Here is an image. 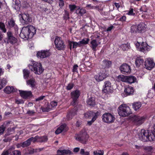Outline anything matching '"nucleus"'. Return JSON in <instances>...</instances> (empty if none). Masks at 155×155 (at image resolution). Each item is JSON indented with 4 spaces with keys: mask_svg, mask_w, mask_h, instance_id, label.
Segmentation results:
<instances>
[{
    "mask_svg": "<svg viewBox=\"0 0 155 155\" xmlns=\"http://www.w3.org/2000/svg\"><path fill=\"white\" fill-rule=\"evenodd\" d=\"M153 127L154 130L152 132L148 130L142 129L138 134L139 138L143 142L155 140V125Z\"/></svg>",
    "mask_w": 155,
    "mask_h": 155,
    "instance_id": "1",
    "label": "nucleus"
},
{
    "mask_svg": "<svg viewBox=\"0 0 155 155\" xmlns=\"http://www.w3.org/2000/svg\"><path fill=\"white\" fill-rule=\"evenodd\" d=\"M36 32V29L34 26L30 25H28L22 28L20 36L23 39L31 38L35 34Z\"/></svg>",
    "mask_w": 155,
    "mask_h": 155,
    "instance_id": "2",
    "label": "nucleus"
},
{
    "mask_svg": "<svg viewBox=\"0 0 155 155\" xmlns=\"http://www.w3.org/2000/svg\"><path fill=\"white\" fill-rule=\"evenodd\" d=\"M28 67L31 71L38 75L42 73L44 71L41 64L35 61H32L31 64L28 65Z\"/></svg>",
    "mask_w": 155,
    "mask_h": 155,
    "instance_id": "3",
    "label": "nucleus"
},
{
    "mask_svg": "<svg viewBox=\"0 0 155 155\" xmlns=\"http://www.w3.org/2000/svg\"><path fill=\"white\" fill-rule=\"evenodd\" d=\"M118 111L119 115L123 117L127 116L132 113L129 107L125 104L120 105L118 107Z\"/></svg>",
    "mask_w": 155,
    "mask_h": 155,
    "instance_id": "4",
    "label": "nucleus"
},
{
    "mask_svg": "<svg viewBox=\"0 0 155 155\" xmlns=\"http://www.w3.org/2000/svg\"><path fill=\"white\" fill-rule=\"evenodd\" d=\"M102 121L105 123L110 124L114 122L115 118L111 114L105 113L101 117Z\"/></svg>",
    "mask_w": 155,
    "mask_h": 155,
    "instance_id": "5",
    "label": "nucleus"
},
{
    "mask_svg": "<svg viewBox=\"0 0 155 155\" xmlns=\"http://www.w3.org/2000/svg\"><path fill=\"white\" fill-rule=\"evenodd\" d=\"M54 44L55 48L58 50H64L65 48L64 41L60 37H56L55 39Z\"/></svg>",
    "mask_w": 155,
    "mask_h": 155,
    "instance_id": "6",
    "label": "nucleus"
},
{
    "mask_svg": "<svg viewBox=\"0 0 155 155\" xmlns=\"http://www.w3.org/2000/svg\"><path fill=\"white\" fill-rule=\"evenodd\" d=\"M74 137L76 140L82 143H85L88 136L85 132H81L79 134L76 135Z\"/></svg>",
    "mask_w": 155,
    "mask_h": 155,
    "instance_id": "7",
    "label": "nucleus"
},
{
    "mask_svg": "<svg viewBox=\"0 0 155 155\" xmlns=\"http://www.w3.org/2000/svg\"><path fill=\"white\" fill-rule=\"evenodd\" d=\"M146 119L145 117L135 115L132 117V120L134 124L140 125L144 122Z\"/></svg>",
    "mask_w": 155,
    "mask_h": 155,
    "instance_id": "8",
    "label": "nucleus"
},
{
    "mask_svg": "<svg viewBox=\"0 0 155 155\" xmlns=\"http://www.w3.org/2000/svg\"><path fill=\"white\" fill-rule=\"evenodd\" d=\"M80 94V91L78 90L73 91L71 93L73 101L71 103L72 105L74 106L77 104V99Z\"/></svg>",
    "mask_w": 155,
    "mask_h": 155,
    "instance_id": "9",
    "label": "nucleus"
},
{
    "mask_svg": "<svg viewBox=\"0 0 155 155\" xmlns=\"http://www.w3.org/2000/svg\"><path fill=\"white\" fill-rule=\"evenodd\" d=\"M21 19L20 21L23 25H27L30 23L32 21V19L28 14H22L20 15Z\"/></svg>",
    "mask_w": 155,
    "mask_h": 155,
    "instance_id": "10",
    "label": "nucleus"
},
{
    "mask_svg": "<svg viewBox=\"0 0 155 155\" xmlns=\"http://www.w3.org/2000/svg\"><path fill=\"white\" fill-rule=\"evenodd\" d=\"M104 70L101 69L99 73L94 76V78L97 81H101L106 78L107 76Z\"/></svg>",
    "mask_w": 155,
    "mask_h": 155,
    "instance_id": "11",
    "label": "nucleus"
},
{
    "mask_svg": "<svg viewBox=\"0 0 155 155\" xmlns=\"http://www.w3.org/2000/svg\"><path fill=\"white\" fill-rule=\"evenodd\" d=\"M7 35L8 43L13 44L17 42L16 38L13 36L11 31H8L7 33Z\"/></svg>",
    "mask_w": 155,
    "mask_h": 155,
    "instance_id": "12",
    "label": "nucleus"
},
{
    "mask_svg": "<svg viewBox=\"0 0 155 155\" xmlns=\"http://www.w3.org/2000/svg\"><path fill=\"white\" fill-rule=\"evenodd\" d=\"M120 71L123 74L130 72L131 71L130 66L126 63L123 64L119 68Z\"/></svg>",
    "mask_w": 155,
    "mask_h": 155,
    "instance_id": "13",
    "label": "nucleus"
},
{
    "mask_svg": "<svg viewBox=\"0 0 155 155\" xmlns=\"http://www.w3.org/2000/svg\"><path fill=\"white\" fill-rule=\"evenodd\" d=\"M145 68L148 70H151L154 66L155 64L153 60L148 58L146 60L144 64Z\"/></svg>",
    "mask_w": 155,
    "mask_h": 155,
    "instance_id": "14",
    "label": "nucleus"
},
{
    "mask_svg": "<svg viewBox=\"0 0 155 155\" xmlns=\"http://www.w3.org/2000/svg\"><path fill=\"white\" fill-rule=\"evenodd\" d=\"M104 84L103 91L105 93L111 92L112 90L111 83L109 81H106L104 82Z\"/></svg>",
    "mask_w": 155,
    "mask_h": 155,
    "instance_id": "15",
    "label": "nucleus"
},
{
    "mask_svg": "<svg viewBox=\"0 0 155 155\" xmlns=\"http://www.w3.org/2000/svg\"><path fill=\"white\" fill-rule=\"evenodd\" d=\"M19 91L20 96L24 99H28L32 96V93L31 91H23L19 90Z\"/></svg>",
    "mask_w": 155,
    "mask_h": 155,
    "instance_id": "16",
    "label": "nucleus"
},
{
    "mask_svg": "<svg viewBox=\"0 0 155 155\" xmlns=\"http://www.w3.org/2000/svg\"><path fill=\"white\" fill-rule=\"evenodd\" d=\"M139 48V50L143 52H146L147 51L149 50L151 47L148 45L146 42H143Z\"/></svg>",
    "mask_w": 155,
    "mask_h": 155,
    "instance_id": "17",
    "label": "nucleus"
},
{
    "mask_svg": "<svg viewBox=\"0 0 155 155\" xmlns=\"http://www.w3.org/2000/svg\"><path fill=\"white\" fill-rule=\"evenodd\" d=\"M50 54L48 51H38L37 54V56L38 58H43L49 56Z\"/></svg>",
    "mask_w": 155,
    "mask_h": 155,
    "instance_id": "18",
    "label": "nucleus"
},
{
    "mask_svg": "<svg viewBox=\"0 0 155 155\" xmlns=\"http://www.w3.org/2000/svg\"><path fill=\"white\" fill-rule=\"evenodd\" d=\"M67 129L66 124H63L60 126L56 130L55 133L56 134H58L62 132H65L67 131Z\"/></svg>",
    "mask_w": 155,
    "mask_h": 155,
    "instance_id": "19",
    "label": "nucleus"
},
{
    "mask_svg": "<svg viewBox=\"0 0 155 155\" xmlns=\"http://www.w3.org/2000/svg\"><path fill=\"white\" fill-rule=\"evenodd\" d=\"M124 92L125 94L127 96L133 94L134 90L132 87L129 86L125 88Z\"/></svg>",
    "mask_w": 155,
    "mask_h": 155,
    "instance_id": "20",
    "label": "nucleus"
},
{
    "mask_svg": "<svg viewBox=\"0 0 155 155\" xmlns=\"http://www.w3.org/2000/svg\"><path fill=\"white\" fill-rule=\"evenodd\" d=\"M17 89L13 87L7 86L4 89V91L6 94H10L12 92L17 91Z\"/></svg>",
    "mask_w": 155,
    "mask_h": 155,
    "instance_id": "21",
    "label": "nucleus"
},
{
    "mask_svg": "<svg viewBox=\"0 0 155 155\" xmlns=\"http://www.w3.org/2000/svg\"><path fill=\"white\" fill-rule=\"evenodd\" d=\"M26 83L28 85H29L32 88H34L36 84L35 80L33 78H31L27 81Z\"/></svg>",
    "mask_w": 155,
    "mask_h": 155,
    "instance_id": "22",
    "label": "nucleus"
},
{
    "mask_svg": "<svg viewBox=\"0 0 155 155\" xmlns=\"http://www.w3.org/2000/svg\"><path fill=\"white\" fill-rule=\"evenodd\" d=\"M102 66L104 68H108L111 65V62L107 60H104L102 62Z\"/></svg>",
    "mask_w": 155,
    "mask_h": 155,
    "instance_id": "23",
    "label": "nucleus"
},
{
    "mask_svg": "<svg viewBox=\"0 0 155 155\" xmlns=\"http://www.w3.org/2000/svg\"><path fill=\"white\" fill-rule=\"evenodd\" d=\"M8 26L9 28H11L14 27L15 29H18V28L15 24V21L13 18H11L8 22Z\"/></svg>",
    "mask_w": 155,
    "mask_h": 155,
    "instance_id": "24",
    "label": "nucleus"
},
{
    "mask_svg": "<svg viewBox=\"0 0 155 155\" xmlns=\"http://www.w3.org/2000/svg\"><path fill=\"white\" fill-rule=\"evenodd\" d=\"M58 155H63L64 154H70L71 153V151L68 150H58L57 151Z\"/></svg>",
    "mask_w": 155,
    "mask_h": 155,
    "instance_id": "25",
    "label": "nucleus"
},
{
    "mask_svg": "<svg viewBox=\"0 0 155 155\" xmlns=\"http://www.w3.org/2000/svg\"><path fill=\"white\" fill-rule=\"evenodd\" d=\"M136 79V78L133 76H127L126 82L128 83L131 84L134 83Z\"/></svg>",
    "mask_w": 155,
    "mask_h": 155,
    "instance_id": "26",
    "label": "nucleus"
},
{
    "mask_svg": "<svg viewBox=\"0 0 155 155\" xmlns=\"http://www.w3.org/2000/svg\"><path fill=\"white\" fill-rule=\"evenodd\" d=\"M87 104L91 106H94L95 104V99L94 97H91L87 101Z\"/></svg>",
    "mask_w": 155,
    "mask_h": 155,
    "instance_id": "27",
    "label": "nucleus"
},
{
    "mask_svg": "<svg viewBox=\"0 0 155 155\" xmlns=\"http://www.w3.org/2000/svg\"><path fill=\"white\" fill-rule=\"evenodd\" d=\"M144 61L141 58H137L135 61V64L136 66L139 67L143 64Z\"/></svg>",
    "mask_w": 155,
    "mask_h": 155,
    "instance_id": "28",
    "label": "nucleus"
},
{
    "mask_svg": "<svg viewBox=\"0 0 155 155\" xmlns=\"http://www.w3.org/2000/svg\"><path fill=\"white\" fill-rule=\"evenodd\" d=\"M133 108L136 111L141 106V104L140 102H137L133 103Z\"/></svg>",
    "mask_w": 155,
    "mask_h": 155,
    "instance_id": "29",
    "label": "nucleus"
},
{
    "mask_svg": "<svg viewBox=\"0 0 155 155\" xmlns=\"http://www.w3.org/2000/svg\"><path fill=\"white\" fill-rule=\"evenodd\" d=\"M145 25L144 23H140L137 26V29L138 31L141 32L145 28Z\"/></svg>",
    "mask_w": 155,
    "mask_h": 155,
    "instance_id": "30",
    "label": "nucleus"
},
{
    "mask_svg": "<svg viewBox=\"0 0 155 155\" xmlns=\"http://www.w3.org/2000/svg\"><path fill=\"white\" fill-rule=\"evenodd\" d=\"M76 114V111L73 110L69 113L67 116V118L68 120H70L71 119L72 117L75 115Z\"/></svg>",
    "mask_w": 155,
    "mask_h": 155,
    "instance_id": "31",
    "label": "nucleus"
},
{
    "mask_svg": "<svg viewBox=\"0 0 155 155\" xmlns=\"http://www.w3.org/2000/svg\"><path fill=\"white\" fill-rule=\"evenodd\" d=\"M48 140L47 137L45 136H39L38 139V142L40 143L45 142H46Z\"/></svg>",
    "mask_w": 155,
    "mask_h": 155,
    "instance_id": "32",
    "label": "nucleus"
},
{
    "mask_svg": "<svg viewBox=\"0 0 155 155\" xmlns=\"http://www.w3.org/2000/svg\"><path fill=\"white\" fill-rule=\"evenodd\" d=\"M127 76L123 75H119L117 78V81H121L123 82H126Z\"/></svg>",
    "mask_w": 155,
    "mask_h": 155,
    "instance_id": "33",
    "label": "nucleus"
},
{
    "mask_svg": "<svg viewBox=\"0 0 155 155\" xmlns=\"http://www.w3.org/2000/svg\"><path fill=\"white\" fill-rule=\"evenodd\" d=\"M41 109L43 112H48L52 108L50 105L47 104L46 107H42Z\"/></svg>",
    "mask_w": 155,
    "mask_h": 155,
    "instance_id": "34",
    "label": "nucleus"
},
{
    "mask_svg": "<svg viewBox=\"0 0 155 155\" xmlns=\"http://www.w3.org/2000/svg\"><path fill=\"white\" fill-rule=\"evenodd\" d=\"M0 29L4 33H6L7 30L4 23L0 21Z\"/></svg>",
    "mask_w": 155,
    "mask_h": 155,
    "instance_id": "35",
    "label": "nucleus"
},
{
    "mask_svg": "<svg viewBox=\"0 0 155 155\" xmlns=\"http://www.w3.org/2000/svg\"><path fill=\"white\" fill-rule=\"evenodd\" d=\"M91 44L92 45V48L94 51L96 50V48L97 46V44L95 40H93L92 41Z\"/></svg>",
    "mask_w": 155,
    "mask_h": 155,
    "instance_id": "36",
    "label": "nucleus"
},
{
    "mask_svg": "<svg viewBox=\"0 0 155 155\" xmlns=\"http://www.w3.org/2000/svg\"><path fill=\"white\" fill-rule=\"evenodd\" d=\"M84 117L86 118H91L93 116V112L92 111H90L84 114Z\"/></svg>",
    "mask_w": 155,
    "mask_h": 155,
    "instance_id": "37",
    "label": "nucleus"
},
{
    "mask_svg": "<svg viewBox=\"0 0 155 155\" xmlns=\"http://www.w3.org/2000/svg\"><path fill=\"white\" fill-rule=\"evenodd\" d=\"M24 77L25 79L27 78L29 76L30 72L27 69H24L23 70Z\"/></svg>",
    "mask_w": 155,
    "mask_h": 155,
    "instance_id": "38",
    "label": "nucleus"
},
{
    "mask_svg": "<svg viewBox=\"0 0 155 155\" xmlns=\"http://www.w3.org/2000/svg\"><path fill=\"white\" fill-rule=\"evenodd\" d=\"M39 138L38 136H35V137H31L29 139H28L29 140V141L30 142V143L31 141H32L33 142H38V139Z\"/></svg>",
    "mask_w": 155,
    "mask_h": 155,
    "instance_id": "39",
    "label": "nucleus"
},
{
    "mask_svg": "<svg viewBox=\"0 0 155 155\" xmlns=\"http://www.w3.org/2000/svg\"><path fill=\"white\" fill-rule=\"evenodd\" d=\"M21 143L22 147H27L29 146L31 144V143L29 141V140H28V139L26 141H24L23 143Z\"/></svg>",
    "mask_w": 155,
    "mask_h": 155,
    "instance_id": "40",
    "label": "nucleus"
},
{
    "mask_svg": "<svg viewBox=\"0 0 155 155\" xmlns=\"http://www.w3.org/2000/svg\"><path fill=\"white\" fill-rule=\"evenodd\" d=\"M89 39L88 38H85L82 40L79 41V43L81 46L82 44H86L88 43Z\"/></svg>",
    "mask_w": 155,
    "mask_h": 155,
    "instance_id": "41",
    "label": "nucleus"
},
{
    "mask_svg": "<svg viewBox=\"0 0 155 155\" xmlns=\"http://www.w3.org/2000/svg\"><path fill=\"white\" fill-rule=\"evenodd\" d=\"M130 47V46L129 44H123L121 45V48L124 51L128 50Z\"/></svg>",
    "mask_w": 155,
    "mask_h": 155,
    "instance_id": "42",
    "label": "nucleus"
},
{
    "mask_svg": "<svg viewBox=\"0 0 155 155\" xmlns=\"http://www.w3.org/2000/svg\"><path fill=\"white\" fill-rule=\"evenodd\" d=\"M100 112L99 111H97L95 113H93L94 116L92 118V120L95 121L97 118L98 117L100 114Z\"/></svg>",
    "mask_w": 155,
    "mask_h": 155,
    "instance_id": "43",
    "label": "nucleus"
},
{
    "mask_svg": "<svg viewBox=\"0 0 155 155\" xmlns=\"http://www.w3.org/2000/svg\"><path fill=\"white\" fill-rule=\"evenodd\" d=\"M94 155H103L104 151L103 150H98L94 152Z\"/></svg>",
    "mask_w": 155,
    "mask_h": 155,
    "instance_id": "44",
    "label": "nucleus"
},
{
    "mask_svg": "<svg viewBox=\"0 0 155 155\" xmlns=\"http://www.w3.org/2000/svg\"><path fill=\"white\" fill-rule=\"evenodd\" d=\"M69 8L70 9V11L73 12L77 8V7L75 5H69Z\"/></svg>",
    "mask_w": 155,
    "mask_h": 155,
    "instance_id": "45",
    "label": "nucleus"
},
{
    "mask_svg": "<svg viewBox=\"0 0 155 155\" xmlns=\"http://www.w3.org/2000/svg\"><path fill=\"white\" fill-rule=\"evenodd\" d=\"M12 155H21V152L19 150H13L12 151Z\"/></svg>",
    "mask_w": 155,
    "mask_h": 155,
    "instance_id": "46",
    "label": "nucleus"
},
{
    "mask_svg": "<svg viewBox=\"0 0 155 155\" xmlns=\"http://www.w3.org/2000/svg\"><path fill=\"white\" fill-rule=\"evenodd\" d=\"M0 82L3 87L7 83V81L6 79L5 78H3L0 80Z\"/></svg>",
    "mask_w": 155,
    "mask_h": 155,
    "instance_id": "47",
    "label": "nucleus"
},
{
    "mask_svg": "<svg viewBox=\"0 0 155 155\" xmlns=\"http://www.w3.org/2000/svg\"><path fill=\"white\" fill-rule=\"evenodd\" d=\"M58 103L56 101H53L50 103V105L51 108L55 107L57 105Z\"/></svg>",
    "mask_w": 155,
    "mask_h": 155,
    "instance_id": "48",
    "label": "nucleus"
},
{
    "mask_svg": "<svg viewBox=\"0 0 155 155\" xmlns=\"http://www.w3.org/2000/svg\"><path fill=\"white\" fill-rule=\"evenodd\" d=\"M73 48H76L78 46L79 47H81V45L79 43V42H76L73 41Z\"/></svg>",
    "mask_w": 155,
    "mask_h": 155,
    "instance_id": "49",
    "label": "nucleus"
},
{
    "mask_svg": "<svg viewBox=\"0 0 155 155\" xmlns=\"http://www.w3.org/2000/svg\"><path fill=\"white\" fill-rule=\"evenodd\" d=\"M74 87V84L72 83L69 84L67 87V89L68 90H70L71 89Z\"/></svg>",
    "mask_w": 155,
    "mask_h": 155,
    "instance_id": "50",
    "label": "nucleus"
},
{
    "mask_svg": "<svg viewBox=\"0 0 155 155\" xmlns=\"http://www.w3.org/2000/svg\"><path fill=\"white\" fill-rule=\"evenodd\" d=\"M80 14L81 15H82L83 14L86 13V11L85 9L82 8H81L80 9Z\"/></svg>",
    "mask_w": 155,
    "mask_h": 155,
    "instance_id": "51",
    "label": "nucleus"
},
{
    "mask_svg": "<svg viewBox=\"0 0 155 155\" xmlns=\"http://www.w3.org/2000/svg\"><path fill=\"white\" fill-rule=\"evenodd\" d=\"M127 14L129 15H135V13L133 12V9L131 8Z\"/></svg>",
    "mask_w": 155,
    "mask_h": 155,
    "instance_id": "52",
    "label": "nucleus"
},
{
    "mask_svg": "<svg viewBox=\"0 0 155 155\" xmlns=\"http://www.w3.org/2000/svg\"><path fill=\"white\" fill-rule=\"evenodd\" d=\"M59 6L60 7V8H61L64 5V2L62 0H59Z\"/></svg>",
    "mask_w": 155,
    "mask_h": 155,
    "instance_id": "53",
    "label": "nucleus"
},
{
    "mask_svg": "<svg viewBox=\"0 0 155 155\" xmlns=\"http://www.w3.org/2000/svg\"><path fill=\"white\" fill-rule=\"evenodd\" d=\"M15 128V127H13L12 128H8V132L12 134V133H11L12 132H14Z\"/></svg>",
    "mask_w": 155,
    "mask_h": 155,
    "instance_id": "54",
    "label": "nucleus"
},
{
    "mask_svg": "<svg viewBox=\"0 0 155 155\" xmlns=\"http://www.w3.org/2000/svg\"><path fill=\"white\" fill-rule=\"evenodd\" d=\"M36 152L33 149H31L30 150H29V152L28 153V154H33L35 152Z\"/></svg>",
    "mask_w": 155,
    "mask_h": 155,
    "instance_id": "55",
    "label": "nucleus"
},
{
    "mask_svg": "<svg viewBox=\"0 0 155 155\" xmlns=\"http://www.w3.org/2000/svg\"><path fill=\"white\" fill-rule=\"evenodd\" d=\"M35 113L34 111L33 110H29L27 111V114L30 115L32 116Z\"/></svg>",
    "mask_w": 155,
    "mask_h": 155,
    "instance_id": "56",
    "label": "nucleus"
},
{
    "mask_svg": "<svg viewBox=\"0 0 155 155\" xmlns=\"http://www.w3.org/2000/svg\"><path fill=\"white\" fill-rule=\"evenodd\" d=\"M145 149L148 151H151L153 148L151 146H148L145 147Z\"/></svg>",
    "mask_w": 155,
    "mask_h": 155,
    "instance_id": "57",
    "label": "nucleus"
},
{
    "mask_svg": "<svg viewBox=\"0 0 155 155\" xmlns=\"http://www.w3.org/2000/svg\"><path fill=\"white\" fill-rule=\"evenodd\" d=\"M78 65L77 64L74 65L73 67V69L72 70V71L73 72H75L77 71V68L78 67Z\"/></svg>",
    "mask_w": 155,
    "mask_h": 155,
    "instance_id": "58",
    "label": "nucleus"
},
{
    "mask_svg": "<svg viewBox=\"0 0 155 155\" xmlns=\"http://www.w3.org/2000/svg\"><path fill=\"white\" fill-rule=\"evenodd\" d=\"M45 97V96H41L38 97V98H36L35 99V101H38L41 100L43 99Z\"/></svg>",
    "mask_w": 155,
    "mask_h": 155,
    "instance_id": "59",
    "label": "nucleus"
},
{
    "mask_svg": "<svg viewBox=\"0 0 155 155\" xmlns=\"http://www.w3.org/2000/svg\"><path fill=\"white\" fill-rule=\"evenodd\" d=\"M5 130V127H0V135L2 134Z\"/></svg>",
    "mask_w": 155,
    "mask_h": 155,
    "instance_id": "60",
    "label": "nucleus"
},
{
    "mask_svg": "<svg viewBox=\"0 0 155 155\" xmlns=\"http://www.w3.org/2000/svg\"><path fill=\"white\" fill-rule=\"evenodd\" d=\"M39 7L40 8V10L41 11L46 12L48 10V9L45 8H44L41 6H40Z\"/></svg>",
    "mask_w": 155,
    "mask_h": 155,
    "instance_id": "61",
    "label": "nucleus"
},
{
    "mask_svg": "<svg viewBox=\"0 0 155 155\" xmlns=\"http://www.w3.org/2000/svg\"><path fill=\"white\" fill-rule=\"evenodd\" d=\"M126 17L125 16H123L122 17L120 18V20L121 21H125Z\"/></svg>",
    "mask_w": 155,
    "mask_h": 155,
    "instance_id": "62",
    "label": "nucleus"
},
{
    "mask_svg": "<svg viewBox=\"0 0 155 155\" xmlns=\"http://www.w3.org/2000/svg\"><path fill=\"white\" fill-rule=\"evenodd\" d=\"M86 8H88L90 9H93L94 6L92 5L91 4H88L86 5Z\"/></svg>",
    "mask_w": 155,
    "mask_h": 155,
    "instance_id": "63",
    "label": "nucleus"
},
{
    "mask_svg": "<svg viewBox=\"0 0 155 155\" xmlns=\"http://www.w3.org/2000/svg\"><path fill=\"white\" fill-rule=\"evenodd\" d=\"M1 155H9L7 150H4Z\"/></svg>",
    "mask_w": 155,
    "mask_h": 155,
    "instance_id": "64",
    "label": "nucleus"
}]
</instances>
